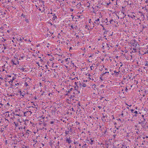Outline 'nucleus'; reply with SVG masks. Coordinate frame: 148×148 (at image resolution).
Listing matches in <instances>:
<instances>
[{
  "label": "nucleus",
  "instance_id": "nucleus-1",
  "mask_svg": "<svg viewBox=\"0 0 148 148\" xmlns=\"http://www.w3.org/2000/svg\"><path fill=\"white\" fill-rule=\"evenodd\" d=\"M130 43L133 47H136L137 45V41L135 40H132Z\"/></svg>",
  "mask_w": 148,
  "mask_h": 148
},
{
  "label": "nucleus",
  "instance_id": "nucleus-2",
  "mask_svg": "<svg viewBox=\"0 0 148 148\" xmlns=\"http://www.w3.org/2000/svg\"><path fill=\"white\" fill-rule=\"evenodd\" d=\"M95 86L94 87V88H93V89L94 90H95V92H94L93 94L94 95L95 94V95H97V94L98 93V88L96 87V86L95 85H93V86Z\"/></svg>",
  "mask_w": 148,
  "mask_h": 148
},
{
  "label": "nucleus",
  "instance_id": "nucleus-3",
  "mask_svg": "<svg viewBox=\"0 0 148 148\" xmlns=\"http://www.w3.org/2000/svg\"><path fill=\"white\" fill-rule=\"evenodd\" d=\"M147 122L145 121H142L141 122H140L139 124H142V126L143 128H145L146 124Z\"/></svg>",
  "mask_w": 148,
  "mask_h": 148
},
{
  "label": "nucleus",
  "instance_id": "nucleus-4",
  "mask_svg": "<svg viewBox=\"0 0 148 148\" xmlns=\"http://www.w3.org/2000/svg\"><path fill=\"white\" fill-rule=\"evenodd\" d=\"M66 142H67L69 144H70L72 142L71 140H70V137L69 138H66Z\"/></svg>",
  "mask_w": 148,
  "mask_h": 148
},
{
  "label": "nucleus",
  "instance_id": "nucleus-5",
  "mask_svg": "<svg viewBox=\"0 0 148 148\" xmlns=\"http://www.w3.org/2000/svg\"><path fill=\"white\" fill-rule=\"evenodd\" d=\"M28 113V114H31L32 113V112L31 111H27L26 112H24V116H26V115H25V114Z\"/></svg>",
  "mask_w": 148,
  "mask_h": 148
},
{
  "label": "nucleus",
  "instance_id": "nucleus-6",
  "mask_svg": "<svg viewBox=\"0 0 148 148\" xmlns=\"http://www.w3.org/2000/svg\"><path fill=\"white\" fill-rule=\"evenodd\" d=\"M86 75H88V79L89 80L91 79L92 80V76L91 75H90L89 74V73H87V74H86Z\"/></svg>",
  "mask_w": 148,
  "mask_h": 148
},
{
  "label": "nucleus",
  "instance_id": "nucleus-7",
  "mask_svg": "<svg viewBox=\"0 0 148 148\" xmlns=\"http://www.w3.org/2000/svg\"><path fill=\"white\" fill-rule=\"evenodd\" d=\"M86 6L88 8L90 7V3L89 2H88L86 5Z\"/></svg>",
  "mask_w": 148,
  "mask_h": 148
},
{
  "label": "nucleus",
  "instance_id": "nucleus-8",
  "mask_svg": "<svg viewBox=\"0 0 148 148\" xmlns=\"http://www.w3.org/2000/svg\"><path fill=\"white\" fill-rule=\"evenodd\" d=\"M120 72V71H119L118 72H116V71H114V73L117 75H119V72Z\"/></svg>",
  "mask_w": 148,
  "mask_h": 148
},
{
  "label": "nucleus",
  "instance_id": "nucleus-9",
  "mask_svg": "<svg viewBox=\"0 0 148 148\" xmlns=\"http://www.w3.org/2000/svg\"><path fill=\"white\" fill-rule=\"evenodd\" d=\"M55 14H54L53 15V18H52V19H53V20H55V19H56V18H57V16H56V15H55Z\"/></svg>",
  "mask_w": 148,
  "mask_h": 148
},
{
  "label": "nucleus",
  "instance_id": "nucleus-10",
  "mask_svg": "<svg viewBox=\"0 0 148 148\" xmlns=\"http://www.w3.org/2000/svg\"><path fill=\"white\" fill-rule=\"evenodd\" d=\"M108 44H107L105 46V48H107L108 50H109L110 49V47L108 46Z\"/></svg>",
  "mask_w": 148,
  "mask_h": 148
},
{
  "label": "nucleus",
  "instance_id": "nucleus-11",
  "mask_svg": "<svg viewBox=\"0 0 148 148\" xmlns=\"http://www.w3.org/2000/svg\"><path fill=\"white\" fill-rule=\"evenodd\" d=\"M73 89V88H71L70 89H69V90L67 91V92L68 93H69L70 92V91H71Z\"/></svg>",
  "mask_w": 148,
  "mask_h": 148
},
{
  "label": "nucleus",
  "instance_id": "nucleus-12",
  "mask_svg": "<svg viewBox=\"0 0 148 148\" xmlns=\"http://www.w3.org/2000/svg\"><path fill=\"white\" fill-rule=\"evenodd\" d=\"M70 58H66V59H65V60L66 61V62H68V63H69V60H70Z\"/></svg>",
  "mask_w": 148,
  "mask_h": 148
},
{
  "label": "nucleus",
  "instance_id": "nucleus-13",
  "mask_svg": "<svg viewBox=\"0 0 148 148\" xmlns=\"http://www.w3.org/2000/svg\"><path fill=\"white\" fill-rule=\"evenodd\" d=\"M65 133L66 134H69V131H65Z\"/></svg>",
  "mask_w": 148,
  "mask_h": 148
},
{
  "label": "nucleus",
  "instance_id": "nucleus-14",
  "mask_svg": "<svg viewBox=\"0 0 148 148\" xmlns=\"http://www.w3.org/2000/svg\"><path fill=\"white\" fill-rule=\"evenodd\" d=\"M29 130H27L26 131V134H29Z\"/></svg>",
  "mask_w": 148,
  "mask_h": 148
},
{
  "label": "nucleus",
  "instance_id": "nucleus-15",
  "mask_svg": "<svg viewBox=\"0 0 148 148\" xmlns=\"http://www.w3.org/2000/svg\"><path fill=\"white\" fill-rule=\"evenodd\" d=\"M122 148H127V147L126 145H122Z\"/></svg>",
  "mask_w": 148,
  "mask_h": 148
},
{
  "label": "nucleus",
  "instance_id": "nucleus-16",
  "mask_svg": "<svg viewBox=\"0 0 148 148\" xmlns=\"http://www.w3.org/2000/svg\"><path fill=\"white\" fill-rule=\"evenodd\" d=\"M94 23L96 24H99V22H98L96 20H95V21L94 22Z\"/></svg>",
  "mask_w": 148,
  "mask_h": 148
},
{
  "label": "nucleus",
  "instance_id": "nucleus-17",
  "mask_svg": "<svg viewBox=\"0 0 148 148\" xmlns=\"http://www.w3.org/2000/svg\"><path fill=\"white\" fill-rule=\"evenodd\" d=\"M25 21L27 23H29V22L28 19H25Z\"/></svg>",
  "mask_w": 148,
  "mask_h": 148
},
{
  "label": "nucleus",
  "instance_id": "nucleus-18",
  "mask_svg": "<svg viewBox=\"0 0 148 148\" xmlns=\"http://www.w3.org/2000/svg\"><path fill=\"white\" fill-rule=\"evenodd\" d=\"M46 124L45 123H43L42 126H46Z\"/></svg>",
  "mask_w": 148,
  "mask_h": 148
},
{
  "label": "nucleus",
  "instance_id": "nucleus-19",
  "mask_svg": "<svg viewBox=\"0 0 148 148\" xmlns=\"http://www.w3.org/2000/svg\"><path fill=\"white\" fill-rule=\"evenodd\" d=\"M89 23H91L92 22V20L91 18H89Z\"/></svg>",
  "mask_w": 148,
  "mask_h": 148
},
{
  "label": "nucleus",
  "instance_id": "nucleus-20",
  "mask_svg": "<svg viewBox=\"0 0 148 148\" xmlns=\"http://www.w3.org/2000/svg\"><path fill=\"white\" fill-rule=\"evenodd\" d=\"M75 123L77 125H79L80 124V123L77 121H76Z\"/></svg>",
  "mask_w": 148,
  "mask_h": 148
},
{
  "label": "nucleus",
  "instance_id": "nucleus-21",
  "mask_svg": "<svg viewBox=\"0 0 148 148\" xmlns=\"http://www.w3.org/2000/svg\"><path fill=\"white\" fill-rule=\"evenodd\" d=\"M24 85L25 86H28V84L27 83V82H25V83L24 84Z\"/></svg>",
  "mask_w": 148,
  "mask_h": 148
},
{
  "label": "nucleus",
  "instance_id": "nucleus-22",
  "mask_svg": "<svg viewBox=\"0 0 148 148\" xmlns=\"http://www.w3.org/2000/svg\"><path fill=\"white\" fill-rule=\"evenodd\" d=\"M134 113L136 114L135 115H134V116H136V114H138L137 111H135V112H134Z\"/></svg>",
  "mask_w": 148,
  "mask_h": 148
},
{
  "label": "nucleus",
  "instance_id": "nucleus-23",
  "mask_svg": "<svg viewBox=\"0 0 148 148\" xmlns=\"http://www.w3.org/2000/svg\"><path fill=\"white\" fill-rule=\"evenodd\" d=\"M69 130L70 131V132H71L72 133H73V130L71 127L70 128Z\"/></svg>",
  "mask_w": 148,
  "mask_h": 148
},
{
  "label": "nucleus",
  "instance_id": "nucleus-24",
  "mask_svg": "<svg viewBox=\"0 0 148 148\" xmlns=\"http://www.w3.org/2000/svg\"><path fill=\"white\" fill-rule=\"evenodd\" d=\"M102 114L103 115V116L102 118H103V119H104L106 117V118L107 117V115L104 116V115H103V114Z\"/></svg>",
  "mask_w": 148,
  "mask_h": 148
},
{
  "label": "nucleus",
  "instance_id": "nucleus-25",
  "mask_svg": "<svg viewBox=\"0 0 148 148\" xmlns=\"http://www.w3.org/2000/svg\"><path fill=\"white\" fill-rule=\"evenodd\" d=\"M114 21L113 20V19H111L110 20V23H112V22H113Z\"/></svg>",
  "mask_w": 148,
  "mask_h": 148
},
{
  "label": "nucleus",
  "instance_id": "nucleus-26",
  "mask_svg": "<svg viewBox=\"0 0 148 148\" xmlns=\"http://www.w3.org/2000/svg\"><path fill=\"white\" fill-rule=\"evenodd\" d=\"M105 45V43H104L103 42L102 43V45ZM104 45H103V46H102V48L103 49H104Z\"/></svg>",
  "mask_w": 148,
  "mask_h": 148
},
{
  "label": "nucleus",
  "instance_id": "nucleus-27",
  "mask_svg": "<svg viewBox=\"0 0 148 148\" xmlns=\"http://www.w3.org/2000/svg\"><path fill=\"white\" fill-rule=\"evenodd\" d=\"M20 94H21V95H22L23 97H24V94H22V92H21V91H20Z\"/></svg>",
  "mask_w": 148,
  "mask_h": 148
},
{
  "label": "nucleus",
  "instance_id": "nucleus-28",
  "mask_svg": "<svg viewBox=\"0 0 148 148\" xmlns=\"http://www.w3.org/2000/svg\"><path fill=\"white\" fill-rule=\"evenodd\" d=\"M3 104L1 103H0V108H1V107L2 106Z\"/></svg>",
  "mask_w": 148,
  "mask_h": 148
},
{
  "label": "nucleus",
  "instance_id": "nucleus-29",
  "mask_svg": "<svg viewBox=\"0 0 148 148\" xmlns=\"http://www.w3.org/2000/svg\"><path fill=\"white\" fill-rule=\"evenodd\" d=\"M142 27H143V30L145 28V27H146L144 25H142Z\"/></svg>",
  "mask_w": 148,
  "mask_h": 148
},
{
  "label": "nucleus",
  "instance_id": "nucleus-30",
  "mask_svg": "<svg viewBox=\"0 0 148 148\" xmlns=\"http://www.w3.org/2000/svg\"><path fill=\"white\" fill-rule=\"evenodd\" d=\"M23 38H20L19 40H20V41H21V42L22 41V40H23Z\"/></svg>",
  "mask_w": 148,
  "mask_h": 148
},
{
  "label": "nucleus",
  "instance_id": "nucleus-31",
  "mask_svg": "<svg viewBox=\"0 0 148 148\" xmlns=\"http://www.w3.org/2000/svg\"><path fill=\"white\" fill-rule=\"evenodd\" d=\"M133 49L134 50H135V51L136 50V47H133Z\"/></svg>",
  "mask_w": 148,
  "mask_h": 148
},
{
  "label": "nucleus",
  "instance_id": "nucleus-32",
  "mask_svg": "<svg viewBox=\"0 0 148 148\" xmlns=\"http://www.w3.org/2000/svg\"><path fill=\"white\" fill-rule=\"evenodd\" d=\"M13 82L12 80L10 81L9 82L10 84L12 83Z\"/></svg>",
  "mask_w": 148,
  "mask_h": 148
},
{
  "label": "nucleus",
  "instance_id": "nucleus-33",
  "mask_svg": "<svg viewBox=\"0 0 148 148\" xmlns=\"http://www.w3.org/2000/svg\"><path fill=\"white\" fill-rule=\"evenodd\" d=\"M128 89H127V87H126V88H125V91L127 92L128 91Z\"/></svg>",
  "mask_w": 148,
  "mask_h": 148
},
{
  "label": "nucleus",
  "instance_id": "nucleus-34",
  "mask_svg": "<svg viewBox=\"0 0 148 148\" xmlns=\"http://www.w3.org/2000/svg\"><path fill=\"white\" fill-rule=\"evenodd\" d=\"M86 84H84L83 85V86L84 87H86Z\"/></svg>",
  "mask_w": 148,
  "mask_h": 148
},
{
  "label": "nucleus",
  "instance_id": "nucleus-35",
  "mask_svg": "<svg viewBox=\"0 0 148 148\" xmlns=\"http://www.w3.org/2000/svg\"><path fill=\"white\" fill-rule=\"evenodd\" d=\"M127 16L129 17H130L132 18H133V17L132 16H130L129 15H127Z\"/></svg>",
  "mask_w": 148,
  "mask_h": 148
},
{
  "label": "nucleus",
  "instance_id": "nucleus-36",
  "mask_svg": "<svg viewBox=\"0 0 148 148\" xmlns=\"http://www.w3.org/2000/svg\"><path fill=\"white\" fill-rule=\"evenodd\" d=\"M96 21H98V22H99V18H98L97 19V20H96Z\"/></svg>",
  "mask_w": 148,
  "mask_h": 148
},
{
  "label": "nucleus",
  "instance_id": "nucleus-37",
  "mask_svg": "<svg viewBox=\"0 0 148 148\" xmlns=\"http://www.w3.org/2000/svg\"><path fill=\"white\" fill-rule=\"evenodd\" d=\"M74 144H77V141L75 142V141L74 142Z\"/></svg>",
  "mask_w": 148,
  "mask_h": 148
},
{
  "label": "nucleus",
  "instance_id": "nucleus-38",
  "mask_svg": "<svg viewBox=\"0 0 148 148\" xmlns=\"http://www.w3.org/2000/svg\"><path fill=\"white\" fill-rule=\"evenodd\" d=\"M3 45L4 46V49H6V46H5V45L4 44H3Z\"/></svg>",
  "mask_w": 148,
  "mask_h": 148
},
{
  "label": "nucleus",
  "instance_id": "nucleus-39",
  "mask_svg": "<svg viewBox=\"0 0 148 148\" xmlns=\"http://www.w3.org/2000/svg\"><path fill=\"white\" fill-rule=\"evenodd\" d=\"M91 140V144L92 145V140L91 138H90Z\"/></svg>",
  "mask_w": 148,
  "mask_h": 148
},
{
  "label": "nucleus",
  "instance_id": "nucleus-40",
  "mask_svg": "<svg viewBox=\"0 0 148 148\" xmlns=\"http://www.w3.org/2000/svg\"><path fill=\"white\" fill-rule=\"evenodd\" d=\"M93 118H94V119H96H96H98V117H93Z\"/></svg>",
  "mask_w": 148,
  "mask_h": 148
},
{
  "label": "nucleus",
  "instance_id": "nucleus-41",
  "mask_svg": "<svg viewBox=\"0 0 148 148\" xmlns=\"http://www.w3.org/2000/svg\"><path fill=\"white\" fill-rule=\"evenodd\" d=\"M34 141L35 142V143L34 145H35V144H36V143H37V140H34Z\"/></svg>",
  "mask_w": 148,
  "mask_h": 148
},
{
  "label": "nucleus",
  "instance_id": "nucleus-42",
  "mask_svg": "<svg viewBox=\"0 0 148 148\" xmlns=\"http://www.w3.org/2000/svg\"><path fill=\"white\" fill-rule=\"evenodd\" d=\"M108 32V31H106L104 32V34H106V33Z\"/></svg>",
  "mask_w": 148,
  "mask_h": 148
},
{
  "label": "nucleus",
  "instance_id": "nucleus-43",
  "mask_svg": "<svg viewBox=\"0 0 148 148\" xmlns=\"http://www.w3.org/2000/svg\"><path fill=\"white\" fill-rule=\"evenodd\" d=\"M131 111L133 113V111H134V110H133V109H132V110H131Z\"/></svg>",
  "mask_w": 148,
  "mask_h": 148
},
{
  "label": "nucleus",
  "instance_id": "nucleus-44",
  "mask_svg": "<svg viewBox=\"0 0 148 148\" xmlns=\"http://www.w3.org/2000/svg\"><path fill=\"white\" fill-rule=\"evenodd\" d=\"M36 64H38V66H40V65H39V62H36Z\"/></svg>",
  "mask_w": 148,
  "mask_h": 148
},
{
  "label": "nucleus",
  "instance_id": "nucleus-45",
  "mask_svg": "<svg viewBox=\"0 0 148 148\" xmlns=\"http://www.w3.org/2000/svg\"><path fill=\"white\" fill-rule=\"evenodd\" d=\"M53 123H54L53 121H51L50 122V124H53Z\"/></svg>",
  "mask_w": 148,
  "mask_h": 148
},
{
  "label": "nucleus",
  "instance_id": "nucleus-46",
  "mask_svg": "<svg viewBox=\"0 0 148 148\" xmlns=\"http://www.w3.org/2000/svg\"><path fill=\"white\" fill-rule=\"evenodd\" d=\"M57 144H58V146H59V144H60V142H59V141H58V143H57Z\"/></svg>",
  "mask_w": 148,
  "mask_h": 148
},
{
  "label": "nucleus",
  "instance_id": "nucleus-47",
  "mask_svg": "<svg viewBox=\"0 0 148 148\" xmlns=\"http://www.w3.org/2000/svg\"><path fill=\"white\" fill-rule=\"evenodd\" d=\"M72 47H70V48H69L70 51L71 50H72Z\"/></svg>",
  "mask_w": 148,
  "mask_h": 148
},
{
  "label": "nucleus",
  "instance_id": "nucleus-48",
  "mask_svg": "<svg viewBox=\"0 0 148 148\" xmlns=\"http://www.w3.org/2000/svg\"><path fill=\"white\" fill-rule=\"evenodd\" d=\"M15 79V78L14 77H13L12 80V81H13Z\"/></svg>",
  "mask_w": 148,
  "mask_h": 148
},
{
  "label": "nucleus",
  "instance_id": "nucleus-49",
  "mask_svg": "<svg viewBox=\"0 0 148 148\" xmlns=\"http://www.w3.org/2000/svg\"><path fill=\"white\" fill-rule=\"evenodd\" d=\"M77 87H76V86H75V90H77Z\"/></svg>",
  "mask_w": 148,
  "mask_h": 148
},
{
  "label": "nucleus",
  "instance_id": "nucleus-50",
  "mask_svg": "<svg viewBox=\"0 0 148 148\" xmlns=\"http://www.w3.org/2000/svg\"><path fill=\"white\" fill-rule=\"evenodd\" d=\"M21 16H23L24 17L25 16L24 14H22L21 15Z\"/></svg>",
  "mask_w": 148,
  "mask_h": 148
},
{
  "label": "nucleus",
  "instance_id": "nucleus-51",
  "mask_svg": "<svg viewBox=\"0 0 148 148\" xmlns=\"http://www.w3.org/2000/svg\"><path fill=\"white\" fill-rule=\"evenodd\" d=\"M23 127H20L19 128V129H23Z\"/></svg>",
  "mask_w": 148,
  "mask_h": 148
},
{
  "label": "nucleus",
  "instance_id": "nucleus-52",
  "mask_svg": "<svg viewBox=\"0 0 148 148\" xmlns=\"http://www.w3.org/2000/svg\"><path fill=\"white\" fill-rule=\"evenodd\" d=\"M42 123H39V124L40 125H42Z\"/></svg>",
  "mask_w": 148,
  "mask_h": 148
},
{
  "label": "nucleus",
  "instance_id": "nucleus-53",
  "mask_svg": "<svg viewBox=\"0 0 148 148\" xmlns=\"http://www.w3.org/2000/svg\"><path fill=\"white\" fill-rule=\"evenodd\" d=\"M7 76L8 77H11V76L10 75H7Z\"/></svg>",
  "mask_w": 148,
  "mask_h": 148
},
{
  "label": "nucleus",
  "instance_id": "nucleus-54",
  "mask_svg": "<svg viewBox=\"0 0 148 148\" xmlns=\"http://www.w3.org/2000/svg\"><path fill=\"white\" fill-rule=\"evenodd\" d=\"M120 63L121 64L120 65V67H122L123 66V64L121 62H120Z\"/></svg>",
  "mask_w": 148,
  "mask_h": 148
},
{
  "label": "nucleus",
  "instance_id": "nucleus-55",
  "mask_svg": "<svg viewBox=\"0 0 148 148\" xmlns=\"http://www.w3.org/2000/svg\"><path fill=\"white\" fill-rule=\"evenodd\" d=\"M109 73V72H105V73H103V75H104V74H106V73Z\"/></svg>",
  "mask_w": 148,
  "mask_h": 148
},
{
  "label": "nucleus",
  "instance_id": "nucleus-56",
  "mask_svg": "<svg viewBox=\"0 0 148 148\" xmlns=\"http://www.w3.org/2000/svg\"><path fill=\"white\" fill-rule=\"evenodd\" d=\"M14 123H15V126L17 127V126H18V125H17V124H16L15 123V122H14Z\"/></svg>",
  "mask_w": 148,
  "mask_h": 148
},
{
  "label": "nucleus",
  "instance_id": "nucleus-57",
  "mask_svg": "<svg viewBox=\"0 0 148 148\" xmlns=\"http://www.w3.org/2000/svg\"><path fill=\"white\" fill-rule=\"evenodd\" d=\"M70 10L71 12H73V9H70Z\"/></svg>",
  "mask_w": 148,
  "mask_h": 148
},
{
  "label": "nucleus",
  "instance_id": "nucleus-58",
  "mask_svg": "<svg viewBox=\"0 0 148 148\" xmlns=\"http://www.w3.org/2000/svg\"><path fill=\"white\" fill-rule=\"evenodd\" d=\"M41 118H42L43 119H44V118H45V117H43L42 116H41Z\"/></svg>",
  "mask_w": 148,
  "mask_h": 148
},
{
  "label": "nucleus",
  "instance_id": "nucleus-59",
  "mask_svg": "<svg viewBox=\"0 0 148 148\" xmlns=\"http://www.w3.org/2000/svg\"><path fill=\"white\" fill-rule=\"evenodd\" d=\"M44 121V120H42V121H41L40 120V122H43Z\"/></svg>",
  "mask_w": 148,
  "mask_h": 148
},
{
  "label": "nucleus",
  "instance_id": "nucleus-60",
  "mask_svg": "<svg viewBox=\"0 0 148 148\" xmlns=\"http://www.w3.org/2000/svg\"><path fill=\"white\" fill-rule=\"evenodd\" d=\"M145 66H148V64H147V63H146V64H145Z\"/></svg>",
  "mask_w": 148,
  "mask_h": 148
},
{
  "label": "nucleus",
  "instance_id": "nucleus-61",
  "mask_svg": "<svg viewBox=\"0 0 148 148\" xmlns=\"http://www.w3.org/2000/svg\"><path fill=\"white\" fill-rule=\"evenodd\" d=\"M92 66H90V69H91V70H92Z\"/></svg>",
  "mask_w": 148,
  "mask_h": 148
},
{
  "label": "nucleus",
  "instance_id": "nucleus-62",
  "mask_svg": "<svg viewBox=\"0 0 148 148\" xmlns=\"http://www.w3.org/2000/svg\"><path fill=\"white\" fill-rule=\"evenodd\" d=\"M71 27L73 29V25H71Z\"/></svg>",
  "mask_w": 148,
  "mask_h": 148
},
{
  "label": "nucleus",
  "instance_id": "nucleus-63",
  "mask_svg": "<svg viewBox=\"0 0 148 148\" xmlns=\"http://www.w3.org/2000/svg\"><path fill=\"white\" fill-rule=\"evenodd\" d=\"M40 60V61L41 62H43V60H42V59H41Z\"/></svg>",
  "mask_w": 148,
  "mask_h": 148
},
{
  "label": "nucleus",
  "instance_id": "nucleus-64",
  "mask_svg": "<svg viewBox=\"0 0 148 148\" xmlns=\"http://www.w3.org/2000/svg\"><path fill=\"white\" fill-rule=\"evenodd\" d=\"M25 148H29V147L25 146Z\"/></svg>",
  "mask_w": 148,
  "mask_h": 148
}]
</instances>
